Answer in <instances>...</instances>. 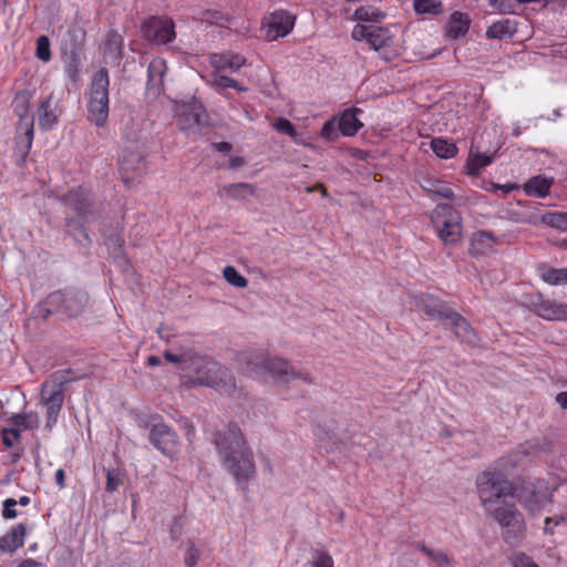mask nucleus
I'll list each match as a JSON object with an SVG mask.
<instances>
[{
	"label": "nucleus",
	"instance_id": "obj_1",
	"mask_svg": "<svg viewBox=\"0 0 567 567\" xmlns=\"http://www.w3.org/2000/svg\"><path fill=\"white\" fill-rule=\"evenodd\" d=\"M223 465L234 476L237 484L245 487L256 473L254 454L237 423L230 422L226 432L213 434Z\"/></svg>",
	"mask_w": 567,
	"mask_h": 567
},
{
	"label": "nucleus",
	"instance_id": "obj_2",
	"mask_svg": "<svg viewBox=\"0 0 567 567\" xmlns=\"http://www.w3.org/2000/svg\"><path fill=\"white\" fill-rule=\"evenodd\" d=\"M90 302L89 293L79 287L68 286L50 292L33 309L35 318L47 320L56 315L63 319H73L81 316Z\"/></svg>",
	"mask_w": 567,
	"mask_h": 567
},
{
	"label": "nucleus",
	"instance_id": "obj_3",
	"mask_svg": "<svg viewBox=\"0 0 567 567\" xmlns=\"http://www.w3.org/2000/svg\"><path fill=\"white\" fill-rule=\"evenodd\" d=\"M185 369L194 372V377L190 378V383L194 385L215 388L233 379L228 369L208 355L189 353Z\"/></svg>",
	"mask_w": 567,
	"mask_h": 567
},
{
	"label": "nucleus",
	"instance_id": "obj_4",
	"mask_svg": "<svg viewBox=\"0 0 567 567\" xmlns=\"http://www.w3.org/2000/svg\"><path fill=\"white\" fill-rule=\"evenodd\" d=\"M59 200L72 209L83 221L96 220L104 213V203L97 199L92 189L84 186L70 188L59 197Z\"/></svg>",
	"mask_w": 567,
	"mask_h": 567
},
{
	"label": "nucleus",
	"instance_id": "obj_5",
	"mask_svg": "<svg viewBox=\"0 0 567 567\" xmlns=\"http://www.w3.org/2000/svg\"><path fill=\"white\" fill-rule=\"evenodd\" d=\"M109 86V71L106 68H101L92 76L87 104L89 120L97 127H103L107 122L110 103Z\"/></svg>",
	"mask_w": 567,
	"mask_h": 567
},
{
	"label": "nucleus",
	"instance_id": "obj_6",
	"mask_svg": "<svg viewBox=\"0 0 567 567\" xmlns=\"http://www.w3.org/2000/svg\"><path fill=\"white\" fill-rule=\"evenodd\" d=\"M72 379L66 378L61 372L53 373L50 379L41 385V403L47 408V424L51 429L56 422L61 412L65 392Z\"/></svg>",
	"mask_w": 567,
	"mask_h": 567
},
{
	"label": "nucleus",
	"instance_id": "obj_7",
	"mask_svg": "<svg viewBox=\"0 0 567 567\" xmlns=\"http://www.w3.org/2000/svg\"><path fill=\"white\" fill-rule=\"evenodd\" d=\"M248 364L260 367L270 374L276 384L286 385L296 379H300L307 384L313 383V379L308 372L296 371L289 360L280 357L256 355L248 361Z\"/></svg>",
	"mask_w": 567,
	"mask_h": 567
},
{
	"label": "nucleus",
	"instance_id": "obj_8",
	"mask_svg": "<svg viewBox=\"0 0 567 567\" xmlns=\"http://www.w3.org/2000/svg\"><path fill=\"white\" fill-rule=\"evenodd\" d=\"M433 223L439 238L445 245H455L461 239L462 224L457 210L450 204H437L432 212Z\"/></svg>",
	"mask_w": 567,
	"mask_h": 567
},
{
	"label": "nucleus",
	"instance_id": "obj_9",
	"mask_svg": "<svg viewBox=\"0 0 567 567\" xmlns=\"http://www.w3.org/2000/svg\"><path fill=\"white\" fill-rule=\"evenodd\" d=\"M142 35L157 45H165L176 38L173 19L165 16H152L146 19L141 28Z\"/></svg>",
	"mask_w": 567,
	"mask_h": 567
},
{
	"label": "nucleus",
	"instance_id": "obj_10",
	"mask_svg": "<svg viewBox=\"0 0 567 567\" xmlns=\"http://www.w3.org/2000/svg\"><path fill=\"white\" fill-rule=\"evenodd\" d=\"M478 493L488 496H515L513 483L499 470H486L476 477Z\"/></svg>",
	"mask_w": 567,
	"mask_h": 567
},
{
	"label": "nucleus",
	"instance_id": "obj_11",
	"mask_svg": "<svg viewBox=\"0 0 567 567\" xmlns=\"http://www.w3.org/2000/svg\"><path fill=\"white\" fill-rule=\"evenodd\" d=\"M416 307L429 320H436L447 329L449 323L456 315L450 302L433 295H424L416 300Z\"/></svg>",
	"mask_w": 567,
	"mask_h": 567
},
{
	"label": "nucleus",
	"instance_id": "obj_12",
	"mask_svg": "<svg viewBox=\"0 0 567 567\" xmlns=\"http://www.w3.org/2000/svg\"><path fill=\"white\" fill-rule=\"evenodd\" d=\"M148 440L165 456L174 457L178 453V435L164 422L152 424Z\"/></svg>",
	"mask_w": 567,
	"mask_h": 567
},
{
	"label": "nucleus",
	"instance_id": "obj_13",
	"mask_svg": "<svg viewBox=\"0 0 567 567\" xmlns=\"http://www.w3.org/2000/svg\"><path fill=\"white\" fill-rule=\"evenodd\" d=\"M529 310L547 321H567V303L544 297L542 293L532 296Z\"/></svg>",
	"mask_w": 567,
	"mask_h": 567
},
{
	"label": "nucleus",
	"instance_id": "obj_14",
	"mask_svg": "<svg viewBox=\"0 0 567 567\" xmlns=\"http://www.w3.org/2000/svg\"><path fill=\"white\" fill-rule=\"evenodd\" d=\"M296 22V17L287 10L274 11L264 24L265 37L268 41H276L288 35Z\"/></svg>",
	"mask_w": 567,
	"mask_h": 567
},
{
	"label": "nucleus",
	"instance_id": "obj_15",
	"mask_svg": "<svg viewBox=\"0 0 567 567\" xmlns=\"http://www.w3.org/2000/svg\"><path fill=\"white\" fill-rule=\"evenodd\" d=\"M179 128L188 135L202 133V127L207 124L208 114L202 105H185L177 113Z\"/></svg>",
	"mask_w": 567,
	"mask_h": 567
},
{
	"label": "nucleus",
	"instance_id": "obj_16",
	"mask_svg": "<svg viewBox=\"0 0 567 567\" xmlns=\"http://www.w3.org/2000/svg\"><path fill=\"white\" fill-rule=\"evenodd\" d=\"M483 506L488 514L503 527L516 518L520 512L514 504H508L505 498H482Z\"/></svg>",
	"mask_w": 567,
	"mask_h": 567
},
{
	"label": "nucleus",
	"instance_id": "obj_17",
	"mask_svg": "<svg viewBox=\"0 0 567 567\" xmlns=\"http://www.w3.org/2000/svg\"><path fill=\"white\" fill-rule=\"evenodd\" d=\"M166 62L162 58H154L147 68L146 91L150 95L158 96L164 87V76L166 73Z\"/></svg>",
	"mask_w": 567,
	"mask_h": 567
},
{
	"label": "nucleus",
	"instance_id": "obj_18",
	"mask_svg": "<svg viewBox=\"0 0 567 567\" xmlns=\"http://www.w3.org/2000/svg\"><path fill=\"white\" fill-rule=\"evenodd\" d=\"M447 329H452L456 339L463 343L475 347L480 342V338L475 329L460 312H456V315L453 317L447 326Z\"/></svg>",
	"mask_w": 567,
	"mask_h": 567
},
{
	"label": "nucleus",
	"instance_id": "obj_19",
	"mask_svg": "<svg viewBox=\"0 0 567 567\" xmlns=\"http://www.w3.org/2000/svg\"><path fill=\"white\" fill-rule=\"evenodd\" d=\"M120 169L125 175L132 174V177L142 175L146 169L145 158L141 153L126 147L122 151Z\"/></svg>",
	"mask_w": 567,
	"mask_h": 567
},
{
	"label": "nucleus",
	"instance_id": "obj_20",
	"mask_svg": "<svg viewBox=\"0 0 567 567\" xmlns=\"http://www.w3.org/2000/svg\"><path fill=\"white\" fill-rule=\"evenodd\" d=\"M27 529L23 524H18L11 530L0 537V553L13 554L24 544Z\"/></svg>",
	"mask_w": 567,
	"mask_h": 567
},
{
	"label": "nucleus",
	"instance_id": "obj_21",
	"mask_svg": "<svg viewBox=\"0 0 567 567\" xmlns=\"http://www.w3.org/2000/svg\"><path fill=\"white\" fill-rule=\"evenodd\" d=\"M553 184V177L539 174L530 177L526 183H524L522 188L527 196L545 198L549 195Z\"/></svg>",
	"mask_w": 567,
	"mask_h": 567
},
{
	"label": "nucleus",
	"instance_id": "obj_22",
	"mask_svg": "<svg viewBox=\"0 0 567 567\" xmlns=\"http://www.w3.org/2000/svg\"><path fill=\"white\" fill-rule=\"evenodd\" d=\"M64 226L66 234L71 236L79 246L89 248L92 245V239L82 220L74 217H66L64 219Z\"/></svg>",
	"mask_w": 567,
	"mask_h": 567
},
{
	"label": "nucleus",
	"instance_id": "obj_23",
	"mask_svg": "<svg viewBox=\"0 0 567 567\" xmlns=\"http://www.w3.org/2000/svg\"><path fill=\"white\" fill-rule=\"evenodd\" d=\"M495 244H498V240L493 233L486 230L477 231L473 234L471 239L470 254L474 257L484 255L491 250Z\"/></svg>",
	"mask_w": 567,
	"mask_h": 567
},
{
	"label": "nucleus",
	"instance_id": "obj_24",
	"mask_svg": "<svg viewBox=\"0 0 567 567\" xmlns=\"http://www.w3.org/2000/svg\"><path fill=\"white\" fill-rule=\"evenodd\" d=\"M362 110L353 107L346 110L339 118V131L343 136H354L362 127V123L358 118V114Z\"/></svg>",
	"mask_w": 567,
	"mask_h": 567
},
{
	"label": "nucleus",
	"instance_id": "obj_25",
	"mask_svg": "<svg viewBox=\"0 0 567 567\" xmlns=\"http://www.w3.org/2000/svg\"><path fill=\"white\" fill-rule=\"evenodd\" d=\"M504 532L502 534L503 539L506 544L514 547L517 546L525 536V522L523 515L519 514L508 525L503 526Z\"/></svg>",
	"mask_w": 567,
	"mask_h": 567
},
{
	"label": "nucleus",
	"instance_id": "obj_26",
	"mask_svg": "<svg viewBox=\"0 0 567 567\" xmlns=\"http://www.w3.org/2000/svg\"><path fill=\"white\" fill-rule=\"evenodd\" d=\"M471 19L467 13L454 11L449 20L447 34L453 39L464 37L470 30Z\"/></svg>",
	"mask_w": 567,
	"mask_h": 567
},
{
	"label": "nucleus",
	"instance_id": "obj_27",
	"mask_svg": "<svg viewBox=\"0 0 567 567\" xmlns=\"http://www.w3.org/2000/svg\"><path fill=\"white\" fill-rule=\"evenodd\" d=\"M52 100L53 94L51 93L39 104V126L41 130H51L58 123V115L52 109Z\"/></svg>",
	"mask_w": 567,
	"mask_h": 567
},
{
	"label": "nucleus",
	"instance_id": "obj_28",
	"mask_svg": "<svg viewBox=\"0 0 567 567\" xmlns=\"http://www.w3.org/2000/svg\"><path fill=\"white\" fill-rule=\"evenodd\" d=\"M33 97V92L28 89L19 90L13 97L12 101V109L16 116L19 117V121L22 120V122L25 118L33 117L29 114L30 110V101Z\"/></svg>",
	"mask_w": 567,
	"mask_h": 567
},
{
	"label": "nucleus",
	"instance_id": "obj_29",
	"mask_svg": "<svg viewBox=\"0 0 567 567\" xmlns=\"http://www.w3.org/2000/svg\"><path fill=\"white\" fill-rule=\"evenodd\" d=\"M420 186L424 192L437 195L445 199H453L455 197L450 186L432 176L423 177L420 182Z\"/></svg>",
	"mask_w": 567,
	"mask_h": 567
},
{
	"label": "nucleus",
	"instance_id": "obj_30",
	"mask_svg": "<svg viewBox=\"0 0 567 567\" xmlns=\"http://www.w3.org/2000/svg\"><path fill=\"white\" fill-rule=\"evenodd\" d=\"M256 193V188L252 184L249 183H234L223 186L218 190V195H226L236 200L246 199L248 196H254Z\"/></svg>",
	"mask_w": 567,
	"mask_h": 567
},
{
	"label": "nucleus",
	"instance_id": "obj_31",
	"mask_svg": "<svg viewBox=\"0 0 567 567\" xmlns=\"http://www.w3.org/2000/svg\"><path fill=\"white\" fill-rule=\"evenodd\" d=\"M81 52L79 49H72L66 54L64 72L74 85H76L81 80Z\"/></svg>",
	"mask_w": 567,
	"mask_h": 567
},
{
	"label": "nucleus",
	"instance_id": "obj_32",
	"mask_svg": "<svg viewBox=\"0 0 567 567\" xmlns=\"http://www.w3.org/2000/svg\"><path fill=\"white\" fill-rule=\"evenodd\" d=\"M124 39L115 30H110L106 34L104 51L115 61H120L123 56Z\"/></svg>",
	"mask_w": 567,
	"mask_h": 567
},
{
	"label": "nucleus",
	"instance_id": "obj_33",
	"mask_svg": "<svg viewBox=\"0 0 567 567\" xmlns=\"http://www.w3.org/2000/svg\"><path fill=\"white\" fill-rule=\"evenodd\" d=\"M368 37V43L375 51H379L382 48L390 47L393 39L390 30L384 27H371Z\"/></svg>",
	"mask_w": 567,
	"mask_h": 567
},
{
	"label": "nucleus",
	"instance_id": "obj_34",
	"mask_svg": "<svg viewBox=\"0 0 567 567\" xmlns=\"http://www.w3.org/2000/svg\"><path fill=\"white\" fill-rule=\"evenodd\" d=\"M338 422L336 420H331L328 423L316 420L312 424V432L320 441L328 440L334 442Z\"/></svg>",
	"mask_w": 567,
	"mask_h": 567
},
{
	"label": "nucleus",
	"instance_id": "obj_35",
	"mask_svg": "<svg viewBox=\"0 0 567 567\" xmlns=\"http://www.w3.org/2000/svg\"><path fill=\"white\" fill-rule=\"evenodd\" d=\"M433 153L440 158H452L457 154V147L454 143L436 137L431 141Z\"/></svg>",
	"mask_w": 567,
	"mask_h": 567
},
{
	"label": "nucleus",
	"instance_id": "obj_36",
	"mask_svg": "<svg viewBox=\"0 0 567 567\" xmlns=\"http://www.w3.org/2000/svg\"><path fill=\"white\" fill-rule=\"evenodd\" d=\"M511 21L508 19L496 21L491 24L486 30V38L491 40H503L507 37H512Z\"/></svg>",
	"mask_w": 567,
	"mask_h": 567
},
{
	"label": "nucleus",
	"instance_id": "obj_37",
	"mask_svg": "<svg viewBox=\"0 0 567 567\" xmlns=\"http://www.w3.org/2000/svg\"><path fill=\"white\" fill-rule=\"evenodd\" d=\"M413 546L421 553L425 554L433 563L440 567L451 566L452 560L449 555L443 550L432 549L424 544L414 543Z\"/></svg>",
	"mask_w": 567,
	"mask_h": 567
},
{
	"label": "nucleus",
	"instance_id": "obj_38",
	"mask_svg": "<svg viewBox=\"0 0 567 567\" xmlns=\"http://www.w3.org/2000/svg\"><path fill=\"white\" fill-rule=\"evenodd\" d=\"M540 223L561 230L567 231V213L564 212H549L540 216Z\"/></svg>",
	"mask_w": 567,
	"mask_h": 567
},
{
	"label": "nucleus",
	"instance_id": "obj_39",
	"mask_svg": "<svg viewBox=\"0 0 567 567\" xmlns=\"http://www.w3.org/2000/svg\"><path fill=\"white\" fill-rule=\"evenodd\" d=\"M385 17V13L371 6H362L355 9L353 13L354 21L379 22Z\"/></svg>",
	"mask_w": 567,
	"mask_h": 567
},
{
	"label": "nucleus",
	"instance_id": "obj_40",
	"mask_svg": "<svg viewBox=\"0 0 567 567\" xmlns=\"http://www.w3.org/2000/svg\"><path fill=\"white\" fill-rule=\"evenodd\" d=\"M246 63V58L238 53H228L219 58L217 71L229 70L231 72L238 71Z\"/></svg>",
	"mask_w": 567,
	"mask_h": 567
},
{
	"label": "nucleus",
	"instance_id": "obj_41",
	"mask_svg": "<svg viewBox=\"0 0 567 567\" xmlns=\"http://www.w3.org/2000/svg\"><path fill=\"white\" fill-rule=\"evenodd\" d=\"M413 8L417 14L439 16L443 12L441 0H414Z\"/></svg>",
	"mask_w": 567,
	"mask_h": 567
},
{
	"label": "nucleus",
	"instance_id": "obj_42",
	"mask_svg": "<svg viewBox=\"0 0 567 567\" xmlns=\"http://www.w3.org/2000/svg\"><path fill=\"white\" fill-rule=\"evenodd\" d=\"M492 163V156L484 154V153H477L474 155H470L467 162H466V168L467 174L472 176H477L481 172V169Z\"/></svg>",
	"mask_w": 567,
	"mask_h": 567
},
{
	"label": "nucleus",
	"instance_id": "obj_43",
	"mask_svg": "<svg viewBox=\"0 0 567 567\" xmlns=\"http://www.w3.org/2000/svg\"><path fill=\"white\" fill-rule=\"evenodd\" d=\"M542 279L549 285H566L567 268H545L540 274Z\"/></svg>",
	"mask_w": 567,
	"mask_h": 567
},
{
	"label": "nucleus",
	"instance_id": "obj_44",
	"mask_svg": "<svg viewBox=\"0 0 567 567\" xmlns=\"http://www.w3.org/2000/svg\"><path fill=\"white\" fill-rule=\"evenodd\" d=\"M213 76V84L217 89H235L238 92H246L248 89L244 85H241L238 81H236L233 78H229L227 75H224L220 73V71H216L212 74Z\"/></svg>",
	"mask_w": 567,
	"mask_h": 567
},
{
	"label": "nucleus",
	"instance_id": "obj_45",
	"mask_svg": "<svg viewBox=\"0 0 567 567\" xmlns=\"http://www.w3.org/2000/svg\"><path fill=\"white\" fill-rule=\"evenodd\" d=\"M109 252L114 258L124 256V240L118 233H111L104 238Z\"/></svg>",
	"mask_w": 567,
	"mask_h": 567
},
{
	"label": "nucleus",
	"instance_id": "obj_46",
	"mask_svg": "<svg viewBox=\"0 0 567 567\" xmlns=\"http://www.w3.org/2000/svg\"><path fill=\"white\" fill-rule=\"evenodd\" d=\"M540 451V443L537 439L528 440L514 449V456L518 455L523 461Z\"/></svg>",
	"mask_w": 567,
	"mask_h": 567
},
{
	"label": "nucleus",
	"instance_id": "obj_47",
	"mask_svg": "<svg viewBox=\"0 0 567 567\" xmlns=\"http://www.w3.org/2000/svg\"><path fill=\"white\" fill-rule=\"evenodd\" d=\"M9 422L19 427L20 430H33L37 427V417L33 419L32 414L28 413H18L13 414Z\"/></svg>",
	"mask_w": 567,
	"mask_h": 567
},
{
	"label": "nucleus",
	"instance_id": "obj_48",
	"mask_svg": "<svg viewBox=\"0 0 567 567\" xmlns=\"http://www.w3.org/2000/svg\"><path fill=\"white\" fill-rule=\"evenodd\" d=\"M311 567H334L332 556L323 548L312 550Z\"/></svg>",
	"mask_w": 567,
	"mask_h": 567
},
{
	"label": "nucleus",
	"instance_id": "obj_49",
	"mask_svg": "<svg viewBox=\"0 0 567 567\" xmlns=\"http://www.w3.org/2000/svg\"><path fill=\"white\" fill-rule=\"evenodd\" d=\"M223 275L227 282L234 287L246 288L248 286V280L233 266H226L223 270Z\"/></svg>",
	"mask_w": 567,
	"mask_h": 567
},
{
	"label": "nucleus",
	"instance_id": "obj_50",
	"mask_svg": "<svg viewBox=\"0 0 567 567\" xmlns=\"http://www.w3.org/2000/svg\"><path fill=\"white\" fill-rule=\"evenodd\" d=\"M35 56L43 62H49L52 58L50 39L47 35H40L37 39Z\"/></svg>",
	"mask_w": 567,
	"mask_h": 567
},
{
	"label": "nucleus",
	"instance_id": "obj_51",
	"mask_svg": "<svg viewBox=\"0 0 567 567\" xmlns=\"http://www.w3.org/2000/svg\"><path fill=\"white\" fill-rule=\"evenodd\" d=\"M18 130L23 131L25 136V154L29 153L32 146V141L34 136V117L25 118L22 123V120L19 121Z\"/></svg>",
	"mask_w": 567,
	"mask_h": 567
},
{
	"label": "nucleus",
	"instance_id": "obj_52",
	"mask_svg": "<svg viewBox=\"0 0 567 567\" xmlns=\"http://www.w3.org/2000/svg\"><path fill=\"white\" fill-rule=\"evenodd\" d=\"M487 3L499 14H516V6L512 0H487Z\"/></svg>",
	"mask_w": 567,
	"mask_h": 567
},
{
	"label": "nucleus",
	"instance_id": "obj_53",
	"mask_svg": "<svg viewBox=\"0 0 567 567\" xmlns=\"http://www.w3.org/2000/svg\"><path fill=\"white\" fill-rule=\"evenodd\" d=\"M340 134L339 123L334 118L324 122L320 131V136L328 142L336 141Z\"/></svg>",
	"mask_w": 567,
	"mask_h": 567
},
{
	"label": "nucleus",
	"instance_id": "obj_54",
	"mask_svg": "<svg viewBox=\"0 0 567 567\" xmlns=\"http://www.w3.org/2000/svg\"><path fill=\"white\" fill-rule=\"evenodd\" d=\"M274 127L278 132L284 133L292 138H296L298 135L295 125L288 118L285 117L277 118L276 122L274 123Z\"/></svg>",
	"mask_w": 567,
	"mask_h": 567
},
{
	"label": "nucleus",
	"instance_id": "obj_55",
	"mask_svg": "<svg viewBox=\"0 0 567 567\" xmlns=\"http://www.w3.org/2000/svg\"><path fill=\"white\" fill-rule=\"evenodd\" d=\"M200 551L193 540H188L184 563L187 567H195L199 560Z\"/></svg>",
	"mask_w": 567,
	"mask_h": 567
},
{
	"label": "nucleus",
	"instance_id": "obj_56",
	"mask_svg": "<svg viewBox=\"0 0 567 567\" xmlns=\"http://www.w3.org/2000/svg\"><path fill=\"white\" fill-rule=\"evenodd\" d=\"M184 532L183 516H176L169 527V536L173 542H177Z\"/></svg>",
	"mask_w": 567,
	"mask_h": 567
},
{
	"label": "nucleus",
	"instance_id": "obj_57",
	"mask_svg": "<svg viewBox=\"0 0 567 567\" xmlns=\"http://www.w3.org/2000/svg\"><path fill=\"white\" fill-rule=\"evenodd\" d=\"M121 484L120 472L116 470L106 471V491L113 493Z\"/></svg>",
	"mask_w": 567,
	"mask_h": 567
},
{
	"label": "nucleus",
	"instance_id": "obj_58",
	"mask_svg": "<svg viewBox=\"0 0 567 567\" xmlns=\"http://www.w3.org/2000/svg\"><path fill=\"white\" fill-rule=\"evenodd\" d=\"M512 564L513 567H539L529 556L524 553L515 554Z\"/></svg>",
	"mask_w": 567,
	"mask_h": 567
},
{
	"label": "nucleus",
	"instance_id": "obj_59",
	"mask_svg": "<svg viewBox=\"0 0 567 567\" xmlns=\"http://www.w3.org/2000/svg\"><path fill=\"white\" fill-rule=\"evenodd\" d=\"M188 355L189 353H183L181 355L178 354H175L171 351H165L164 352V358L166 361L171 362V363H177V364H181V368L184 370L185 367H186V363H187V360H188Z\"/></svg>",
	"mask_w": 567,
	"mask_h": 567
},
{
	"label": "nucleus",
	"instance_id": "obj_60",
	"mask_svg": "<svg viewBox=\"0 0 567 567\" xmlns=\"http://www.w3.org/2000/svg\"><path fill=\"white\" fill-rule=\"evenodd\" d=\"M18 504L16 498H6L3 503V509L2 515L7 519H11L17 517V511L14 509V506Z\"/></svg>",
	"mask_w": 567,
	"mask_h": 567
},
{
	"label": "nucleus",
	"instance_id": "obj_61",
	"mask_svg": "<svg viewBox=\"0 0 567 567\" xmlns=\"http://www.w3.org/2000/svg\"><path fill=\"white\" fill-rule=\"evenodd\" d=\"M499 462L502 463V465H504L506 467L514 468V467L518 466L523 462V460L518 455L514 456V450H513L507 455L499 458Z\"/></svg>",
	"mask_w": 567,
	"mask_h": 567
},
{
	"label": "nucleus",
	"instance_id": "obj_62",
	"mask_svg": "<svg viewBox=\"0 0 567 567\" xmlns=\"http://www.w3.org/2000/svg\"><path fill=\"white\" fill-rule=\"evenodd\" d=\"M371 30V27H365L362 24H357L352 31V38L357 41L365 40L368 42V34Z\"/></svg>",
	"mask_w": 567,
	"mask_h": 567
},
{
	"label": "nucleus",
	"instance_id": "obj_63",
	"mask_svg": "<svg viewBox=\"0 0 567 567\" xmlns=\"http://www.w3.org/2000/svg\"><path fill=\"white\" fill-rule=\"evenodd\" d=\"M566 518H567V514L554 516V517H547L545 519V527H544L545 533H553V527L550 525L551 524L558 525L560 522L565 520Z\"/></svg>",
	"mask_w": 567,
	"mask_h": 567
},
{
	"label": "nucleus",
	"instance_id": "obj_64",
	"mask_svg": "<svg viewBox=\"0 0 567 567\" xmlns=\"http://www.w3.org/2000/svg\"><path fill=\"white\" fill-rule=\"evenodd\" d=\"M212 148L220 153H229L233 150V145L229 142H217L212 143Z\"/></svg>",
	"mask_w": 567,
	"mask_h": 567
}]
</instances>
